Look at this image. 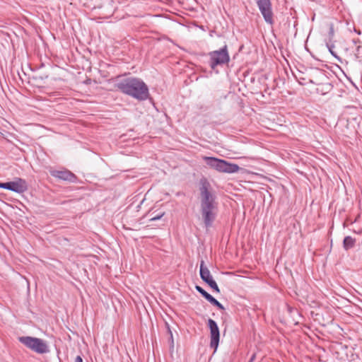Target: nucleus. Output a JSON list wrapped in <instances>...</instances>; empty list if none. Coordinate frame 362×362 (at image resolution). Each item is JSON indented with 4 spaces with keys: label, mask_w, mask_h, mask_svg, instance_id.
I'll return each instance as SVG.
<instances>
[{
    "label": "nucleus",
    "mask_w": 362,
    "mask_h": 362,
    "mask_svg": "<svg viewBox=\"0 0 362 362\" xmlns=\"http://www.w3.org/2000/svg\"><path fill=\"white\" fill-rule=\"evenodd\" d=\"M200 209L204 226L206 228L211 227L215 221L218 213L216 197L211 184L206 178L199 182Z\"/></svg>",
    "instance_id": "nucleus-1"
},
{
    "label": "nucleus",
    "mask_w": 362,
    "mask_h": 362,
    "mask_svg": "<svg viewBox=\"0 0 362 362\" xmlns=\"http://www.w3.org/2000/svg\"><path fill=\"white\" fill-rule=\"evenodd\" d=\"M117 87L123 93L140 100L147 99L149 95L147 86L137 78H125L118 82Z\"/></svg>",
    "instance_id": "nucleus-2"
},
{
    "label": "nucleus",
    "mask_w": 362,
    "mask_h": 362,
    "mask_svg": "<svg viewBox=\"0 0 362 362\" xmlns=\"http://www.w3.org/2000/svg\"><path fill=\"white\" fill-rule=\"evenodd\" d=\"M18 341L28 349L38 354H44L49 352L47 343L40 338L28 336L20 337Z\"/></svg>",
    "instance_id": "nucleus-3"
},
{
    "label": "nucleus",
    "mask_w": 362,
    "mask_h": 362,
    "mask_svg": "<svg viewBox=\"0 0 362 362\" xmlns=\"http://www.w3.org/2000/svg\"><path fill=\"white\" fill-rule=\"evenodd\" d=\"M204 159L210 168L220 173H234L238 172L239 170V166L238 165L228 163L225 160L214 157H204Z\"/></svg>",
    "instance_id": "nucleus-4"
},
{
    "label": "nucleus",
    "mask_w": 362,
    "mask_h": 362,
    "mask_svg": "<svg viewBox=\"0 0 362 362\" xmlns=\"http://www.w3.org/2000/svg\"><path fill=\"white\" fill-rule=\"evenodd\" d=\"M209 56L210 58V66L213 69L218 65L228 62L230 59L226 45L220 50L211 52Z\"/></svg>",
    "instance_id": "nucleus-5"
},
{
    "label": "nucleus",
    "mask_w": 362,
    "mask_h": 362,
    "mask_svg": "<svg viewBox=\"0 0 362 362\" xmlns=\"http://www.w3.org/2000/svg\"><path fill=\"white\" fill-rule=\"evenodd\" d=\"M208 326L210 329V346L214 349V352L216 351L220 339V332L219 329L217 325V323L212 319H209L208 320Z\"/></svg>",
    "instance_id": "nucleus-6"
},
{
    "label": "nucleus",
    "mask_w": 362,
    "mask_h": 362,
    "mask_svg": "<svg viewBox=\"0 0 362 362\" xmlns=\"http://www.w3.org/2000/svg\"><path fill=\"white\" fill-rule=\"evenodd\" d=\"M6 189L23 194L28 190V185L25 180L16 177L13 181L6 182Z\"/></svg>",
    "instance_id": "nucleus-7"
},
{
    "label": "nucleus",
    "mask_w": 362,
    "mask_h": 362,
    "mask_svg": "<svg viewBox=\"0 0 362 362\" xmlns=\"http://www.w3.org/2000/svg\"><path fill=\"white\" fill-rule=\"evenodd\" d=\"M257 5L265 21L269 24H272L273 12L270 0H258Z\"/></svg>",
    "instance_id": "nucleus-8"
},
{
    "label": "nucleus",
    "mask_w": 362,
    "mask_h": 362,
    "mask_svg": "<svg viewBox=\"0 0 362 362\" xmlns=\"http://www.w3.org/2000/svg\"><path fill=\"white\" fill-rule=\"evenodd\" d=\"M52 176L65 181L71 182H75L76 177L69 170H52L50 171Z\"/></svg>",
    "instance_id": "nucleus-9"
},
{
    "label": "nucleus",
    "mask_w": 362,
    "mask_h": 362,
    "mask_svg": "<svg viewBox=\"0 0 362 362\" xmlns=\"http://www.w3.org/2000/svg\"><path fill=\"white\" fill-rule=\"evenodd\" d=\"M200 277L205 282L207 283L209 281L213 279L212 276L211 275L210 271L205 266L204 261L202 260L200 262V270H199Z\"/></svg>",
    "instance_id": "nucleus-10"
},
{
    "label": "nucleus",
    "mask_w": 362,
    "mask_h": 362,
    "mask_svg": "<svg viewBox=\"0 0 362 362\" xmlns=\"http://www.w3.org/2000/svg\"><path fill=\"white\" fill-rule=\"evenodd\" d=\"M356 239L351 236H346L343 240V247L345 250H349L353 248L356 245Z\"/></svg>",
    "instance_id": "nucleus-11"
},
{
    "label": "nucleus",
    "mask_w": 362,
    "mask_h": 362,
    "mask_svg": "<svg viewBox=\"0 0 362 362\" xmlns=\"http://www.w3.org/2000/svg\"><path fill=\"white\" fill-rule=\"evenodd\" d=\"M206 300L213 305L217 307L219 310H225V308L223 306V305L220 303L216 298H214L211 294L207 297Z\"/></svg>",
    "instance_id": "nucleus-12"
},
{
    "label": "nucleus",
    "mask_w": 362,
    "mask_h": 362,
    "mask_svg": "<svg viewBox=\"0 0 362 362\" xmlns=\"http://www.w3.org/2000/svg\"><path fill=\"white\" fill-rule=\"evenodd\" d=\"M206 300L213 305L217 307L219 310H225V308L223 306V305L220 303L216 298H214L211 294L207 297Z\"/></svg>",
    "instance_id": "nucleus-13"
},
{
    "label": "nucleus",
    "mask_w": 362,
    "mask_h": 362,
    "mask_svg": "<svg viewBox=\"0 0 362 362\" xmlns=\"http://www.w3.org/2000/svg\"><path fill=\"white\" fill-rule=\"evenodd\" d=\"M206 300L213 305L217 307L219 310H225V308L223 306V305L220 303L216 298H214L211 294L207 297Z\"/></svg>",
    "instance_id": "nucleus-14"
},
{
    "label": "nucleus",
    "mask_w": 362,
    "mask_h": 362,
    "mask_svg": "<svg viewBox=\"0 0 362 362\" xmlns=\"http://www.w3.org/2000/svg\"><path fill=\"white\" fill-rule=\"evenodd\" d=\"M206 300L213 305L217 307L219 310H225V308L223 306V305L220 303L216 298H214L211 294L207 297Z\"/></svg>",
    "instance_id": "nucleus-15"
},
{
    "label": "nucleus",
    "mask_w": 362,
    "mask_h": 362,
    "mask_svg": "<svg viewBox=\"0 0 362 362\" xmlns=\"http://www.w3.org/2000/svg\"><path fill=\"white\" fill-rule=\"evenodd\" d=\"M91 1H92V3H91L90 6H92L93 8L103 7L105 1H106V0H91Z\"/></svg>",
    "instance_id": "nucleus-16"
},
{
    "label": "nucleus",
    "mask_w": 362,
    "mask_h": 362,
    "mask_svg": "<svg viewBox=\"0 0 362 362\" xmlns=\"http://www.w3.org/2000/svg\"><path fill=\"white\" fill-rule=\"evenodd\" d=\"M214 291H215L216 293H220V289L216 283V281L212 279L206 283Z\"/></svg>",
    "instance_id": "nucleus-17"
},
{
    "label": "nucleus",
    "mask_w": 362,
    "mask_h": 362,
    "mask_svg": "<svg viewBox=\"0 0 362 362\" xmlns=\"http://www.w3.org/2000/svg\"><path fill=\"white\" fill-rule=\"evenodd\" d=\"M195 289L205 298L206 299L207 297L210 295L208 293L204 288H202L199 286H196Z\"/></svg>",
    "instance_id": "nucleus-18"
},
{
    "label": "nucleus",
    "mask_w": 362,
    "mask_h": 362,
    "mask_svg": "<svg viewBox=\"0 0 362 362\" xmlns=\"http://www.w3.org/2000/svg\"><path fill=\"white\" fill-rule=\"evenodd\" d=\"M356 55L359 61H362V46H358L357 54H356Z\"/></svg>",
    "instance_id": "nucleus-19"
},
{
    "label": "nucleus",
    "mask_w": 362,
    "mask_h": 362,
    "mask_svg": "<svg viewBox=\"0 0 362 362\" xmlns=\"http://www.w3.org/2000/svg\"><path fill=\"white\" fill-rule=\"evenodd\" d=\"M320 81H321L320 78H318V81L317 82H314L313 80H310L311 83H315L319 86H323L324 84L322 83H320Z\"/></svg>",
    "instance_id": "nucleus-20"
},
{
    "label": "nucleus",
    "mask_w": 362,
    "mask_h": 362,
    "mask_svg": "<svg viewBox=\"0 0 362 362\" xmlns=\"http://www.w3.org/2000/svg\"><path fill=\"white\" fill-rule=\"evenodd\" d=\"M163 216V214L160 216H156L151 218V221H156L160 219Z\"/></svg>",
    "instance_id": "nucleus-21"
},
{
    "label": "nucleus",
    "mask_w": 362,
    "mask_h": 362,
    "mask_svg": "<svg viewBox=\"0 0 362 362\" xmlns=\"http://www.w3.org/2000/svg\"><path fill=\"white\" fill-rule=\"evenodd\" d=\"M75 362H83V359L80 356H76Z\"/></svg>",
    "instance_id": "nucleus-22"
},
{
    "label": "nucleus",
    "mask_w": 362,
    "mask_h": 362,
    "mask_svg": "<svg viewBox=\"0 0 362 362\" xmlns=\"http://www.w3.org/2000/svg\"><path fill=\"white\" fill-rule=\"evenodd\" d=\"M0 188L6 189V182H0Z\"/></svg>",
    "instance_id": "nucleus-23"
},
{
    "label": "nucleus",
    "mask_w": 362,
    "mask_h": 362,
    "mask_svg": "<svg viewBox=\"0 0 362 362\" xmlns=\"http://www.w3.org/2000/svg\"><path fill=\"white\" fill-rule=\"evenodd\" d=\"M255 354H253V355L252 356V357H251V358H250V361H249V362H252V361L255 359Z\"/></svg>",
    "instance_id": "nucleus-24"
},
{
    "label": "nucleus",
    "mask_w": 362,
    "mask_h": 362,
    "mask_svg": "<svg viewBox=\"0 0 362 362\" xmlns=\"http://www.w3.org/2000/svg\"><path fill=\"white\" fill-rule=\"evenodd\" d=\"M317 92L322 93V89H320V88H317Z\"/></svg>",
    "instance_id": "nucleus-25"
},
{
    "label": "nucleus",
    "mask_w": 362,
    "mask_h": 362,
    "mask_svg": "<svg viewBox=\"0 0 362 362\" xmlns=\"http://www.w3.org/2000/svg\"><path fill=\"white\" fill-rule=\"evenodd\" d=\"M325 86H326V89L329 88L330 85H329V83H326V84H325Z\"/></svg>",
    "instance_id": "nucleus-26"
},
{
    "label": "nucleus",
    "mask_w": 362,
    "mask_h": 362,
    "mask_svg": "<svg viewBox=\"0 0 362 362\" xmlns=\"http://www.w3.org/2000/svg\"><path fill=\"white\" fill-rule=\"evenodd\" d=\"M320 76L324 78V75L320 73Z\"/></svg>",
    "instance_id": "nucleus-27"
}]
</instances>
